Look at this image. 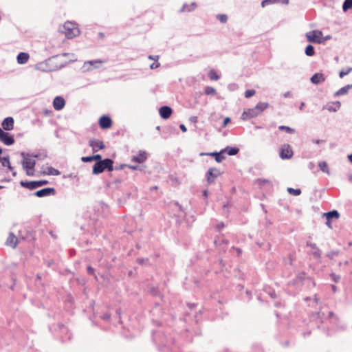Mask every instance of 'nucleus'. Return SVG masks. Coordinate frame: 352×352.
Returning a JSON list of instances; mask_svg holds the SVG:
<instances>
[{
    "label": "nucleus",
    "instance_id": "f257e3e1",
    "mask_svg": "<svg viewBox=\"0 0 352 352\" xmlns=\"http://www.w3.org/2000/svg\"><path fill=\"white\" fill-rule=\"evenodd\" d=\"M105 170L111 172L114 170L113 160L110 158L100 159L93 166L92 173L94 175H99Z\"/></svg>",
    "mask_w": 352,
    "mask_h": 352
},
{
    "label": "nucleus",
    "instance_id": "f03ea898",
    "mask_svg": "<svg viewBox=\"0 0 352 352\" xmlns=\"http://www.w3.org/2000/svg\"><path fill=\"white\" fill-rule=\"evenodd\" d=\"M328 319L330 320L331 324L333 325V329H338V323H339V318L334 312L329 311L327 317L324 316V314L320 312V311L312 312L310 314V320H320L322 323L324 322V320Z\"/></svg>",
    "mask_w": 352,
    "mask_h": 352
},
{
    "label": "nucleus",
    "instance_id": "7ed1b4c3",
    "mask_svg": "<svg viewBox=\"0 0 352 352\" xmlns=\"http://www.w3.org/2000/svg\"><path fill=\"white\" fill-rule=\"evenodd\" d=\"M62 32L65 33L68 38H72L80 34V30L76 24L70 21L65 23Z\"/></svg>",
    "mask_w": 352,
    "mask_h": 352
},
{
    "label": "nucleus",
    "instance_id": "20e7f679",
    "mask_svg": "<svg viewBox=\"0 0 352 352\" xmlns=\"http://www.w3.org/2000/svg\"><path fill=\"white\" fill-rule=\"evenodd\" d=\"M152 335L153 342L159 345L166 346L167 344L173 343V339L172 338H168L166 335L161 331H153Z\"/></svg>",
    "mask_w": 352,
    "mask_h": 352
},
{
    "label": "nucleus",
    "instance_id": "39448f33",
    "mask_svg": "<svg viewBox=\"0 0 352 352\" xmlns=\"http://www.w3.org/2000/svg\"><path fill=\"white\" fill-rule=\"evenodd\" d=\"M49 181L46 179L36 180V181H21L20 185L30 190H35L43 186L47 185Z\"/></svg>",
    "mask_w": 352,
    "mask_h": 352
},
{
    "label": "nucleus",
    "instance_id": "423d86ee",
    "mask_svg": "<svg viewBox=\"0 0 352 352\" xmlns=\"http://www.w3.org/2000/svg\"><path fill=\"white\" fill-rule=\"evenodd\" d=\"M307 41L309 43L321 44L324 43L322 32L320 30H311L305 34Z\"/></svg>",
    "mask_w": 352,
    "mask_h": 352
},
{
    "label": "nucleus",
    "instance_id": "0eeeda50",
    "mask_svg": "<svg viewBox=\"0 0 352 352\" xmlns=\"http://www.w3.org/2000/svg\"><path fill=\"white\" fill-rule=\"evenodd\" d=\"M56 193V189L52 187L44 188L38 190L32 194L33 196L37 197H45L49 196H54Z\"/></svg>",
    "mask_w": 352,
    "mask_h": 352
},
{
    "label": "nucleus",
    "instance_id": "6e6552de",
    "mask_svg": "<svg viewBox=\"0 0 352 352\" xmlns=\"http://www.w3.org/2000/svg\"><path fill=\"white\" fill-rule=\"evenodd\" d=\"M293 151L288 144H285L280 149L279 156L282 160H289L293 156Z\"/></svg>",
    "mask_w": 352,
    "mask_h": 352
},
{
    "label": "nucleus",
    "instance_id": "1a4fd4ad",
    "mask_svg": "<svg viewBox=\"0 0 352 352\" xmlns=\"http://www.w3.org/2000/svg\"><path fill=\"white\" fill-rule=\"evenodd\" d=\"M220 175L221 172L218 168L214 167L210 168L206 173L207 182L210 184L214 183L216 178Z\"/></svg>",
    "mask_w": 352,
    "mask_h": 352
},
{
    "label": "nucleus",
    "instance_id": "9d476101",
    "mask_svg": "<svg viewBox=\"0 0 352 352\" xmlns=\"http://www.w3.org/2000/svg\"><path fill=\"white\" fill-rule=\"evenodd\" d=\"M21 155L23 157L21 162L23 168L24 169H32V170H34L36 165V161L30 159V157L27 156V153L25 152H21Z\"/></svg>",
    "mask_w": 352,
    "mask_h": 352
},
{
    "label": "nucleus",
    "instance_id": "9b49d317",
    "mask_svg": "<svg viewBox=\"0 0 352 352\" xmlns=\"http://www.w3.org/2000/svg\"><path fill=\"white\" fill-rule=\"evenodd\" d=\"M112 120L107 115H102L98 120V124L102 129H109L112 126Z\"/></svg>",
    "mask_w": 352,
    "mask_h": 352
},
{
    "label": "nucleus",
    "instance_id": "f8f14e48",
    "mask_svg": "<svg viewBox=\"0 0 352 352\" xmlns=\"http://www.w3.org/2000/svg\"><path fill=\"white\" fill-rule=\"evenodd\" d=\"M89 145L92 148L94 153L98 152L99 150H102L105 147L102 141L94 138L89 140Z\"/></svg>",
    "mask_w": 352,
    "mask_h": 352
},
{
    "label": "nucleus",
    "instance_id": "ddd939ff",
    "mask_svg": "<svg viewBox=\"0 0 352 352\" xmlns=\"http://www.w3.org/2000/svg\"><path fill=\"white\" fill-rule=\"evenodd\" d=\"M258 116V113L256 111L255 108L253 107V108H250V109L245 110L243 112L241 118L243 120H247L255 118Z\"/></svg>",
    "mask_w": 352,
    "mask_h": 352
},
{
    "label": "nucleus",
    "instance_id": "4468645a",
    "mask_svg": "<svg viewBox=\"0 0 352 352\" xmlns=\"http://www.w3.org/2000/svg\"><path fill=\"white\" fill-rule=\"evenodd\" d=\"M148 157V155L146 151H139L138 153L136 155H134L132 157L131 161L136 162V163H143L144 162Z\"/></svg>",
    "mask_w": 352,
    "mask_h": 352
},
{
    "label": "nucleus",
    "instance_id": "2eb2a0df",
    "mask_svg": "<svg viewBox=\"0 0 352 352\" xmlns=\"http://www.w3.org/2000/svg\"><path fill=\"white\" fill-rule=\"evenodd\" d=\"M223 154V153L222 151L221 150L219 152L214 151V152H211V153H201L199 154V155L200 156L208 155V156L214 157L215 161L217 163H220L225 158V157Z\"/></svg>",
    "mask_w": 352,
    "mask_h": 352
},
{
    "label": "nucleus",
    "instance_id": "dca6fc26",
    "mask_svg": "<svg viewBox=\"0 0 352 352\" xmlns=\"http://www.w3.org/2000/svg\"><path fill=\"white\" fill-rule=\"evenodd\" d=\"M65 105V100L62 96H56L53 100V107L55 110L60 111Z\"/></svg>",
    "mask_w": 352,
    "mask_h": 352
},
{
    "label": "nucleus",
    "instance_id": "f3484780",
    "mask_svg": "<svg viewBox=\"0 0 352 352\" xmlns=\"http://www.w3.org/2000/svg\"><path fill=\"white\" fill-rule=\"evenodd\" d=\"M172 109L169 106H162L159 109V113L162 118L168 119L171 116Z\"/></svg>",
    "mask_w": 352,
    "mask_h": 352
},
{
    "label": "nucleus",
    "instance_id": "a211bd4d",
    "mask_svg": "<svg viewBox=\"0 0 352 352\" xmlns=\"http://www.w3.org/2000/svg\"><path fill=\"white\" fill-rule=\"evenodd\" d=\"M0 141L6 146H10L14 143V136L8 132H5L0 138Z\"/></svg>",
    "mask_w": 352,
    "mask_h": 352
},
{
    "label": "nucleus",
    "instance_id": "6ab92c4d",
    "mask_svg": "<svg viewBox=\"0 0 352 352\" xmlns=\"http://www.w3.org/2000/svg\"><path fill=\"white\" fill-rule=\"evenodd\" d=\"M341 107V103L339 101L333 102L324 105L322 109H327L330 112H336L338 111Z\"/></svg>",
    "mask_w": 352,
    "mask_h": 352
},
{
    "label": "nucleus",
    "instance_id": "aec40b11",
    "mask_svg": "<svg viewBox=\"0 0 352 352\" xmlns=\"http://www.w3.org/2000/svg\"><path fill=\"white\" fill-rule=\"evenodd\" d=\"M14 121L13 118L7 117L3 120L1 125L4 130L10 131L14 127Z\"/></svg>",
    "mask_w": 352,
    "mask_h": 352
},
{
    "label": "nucleus",
    "instance_id": "412c9836",
    "mask_svg": "<svg viewBox=\"0 0 352 352\" xmlns=\"http://www.w3.org/2000/svg\"><path fill=\"white\" fill-rule=\"evenodd\" d=\"M306 246L307 247H310V248H311L312 249L314 250V251L312 252V255H313L314 258H315L316 259H318V258H320L321 254H322V252L318 248V246H317V245L316 243H311L309 241H307Z\"/></svg>",
    "mask_w": 352,
    "mask_h": 352
},
{
    "label": "nucleus",
    "instance_id": "4be33fe9",
    "mask_svg": "<svg viewBox=\"0 0 352 352\" xmlns=\"http://www.w3.org/2000/svg\"><path fill=\"white\" fill-rule=\"evenodd\" d=\"M325 80V78L322 73H316L310 78V81L314 85H318L323 82Z\"/></svg>",
    "mask_w": 352,
    "mask_h": 352
},
{
    "label": "nucleus",
    "instance_id": "5701e85b",
    "mask_svg": "<svg viewBox=\"0 0 352 352\" xmlns=\"http://www.w3.org/2000/svg\"><path fill=\"white\" fill-rule=\"evenodd\" d=\"M30 58V55L26 52H20L16 56L17 63L20 65H23L26 63Z\"/></svg>",
    "mask_w": 352,
    "mask_h": 352
},
{
    "label": "nucleus",
    "instance_id": "b1692460",
    "mask_svg": "<svg viewBox=\"0 0 352 352\" xmlns=\"http://www.w3.org/2000/svg\"><path fill=\"white\" fill-rule=\"evenodd\" d=\"M223 153H226L228 155L233 156L236 155L239 152V148L236 146H228L224 148L221 149Z\"/></svg>",
    "mask_w": 352,
    "mask_h": 352
},
{
    "label": "nucleus",
    "instance_id": "393cba45",
    "mask_svg": "<svg viewBox=\"0 0 352 352\" xmlns=\"http://www.w3.org/2000/svg\"><path fill=\"white\" fill-rule=\"evenodd\" d=\"M197 7V3L195 2H192L190 5L188 3H184L181 9L179 10V12H192Z\"/></svg>",
    "mask_w": 352,
    "mask_h": 352
},
{
    "label": "nucleus",
    "instance_id": "a878e982",
    "mask_svg": "<svg viewBox=\"0 0 352 352\" xmlns=\"http://www.w3.org/2000/svg\"><path fill=\"white\" fill-rule=\"evenodd\" d=\"M17 241H18V239L15 236V235L12 232H10L9 234L8 237L7 238L6 243V245L14 248H16V246L17 245Z\"/></svg>",
    "mask_w": 352,
    "mask_h": 352
},
{
    "label": "nucleus",
    "instance_id": "bb28decb",
    "mask_svg": "<svg viewBox=\"0 0 352 352\" xmlns=\"http://www.w3.org/2000/svg\"><path fill=\"white\" fill-rule=\"evenodd\" d=\"M323 215L326 217V220L331 221L333 219H338L340 217V213L336 210H333L327 212H324Z\"/></svg>",
    "mask_w": 352,
    "mask_h": 352
},
{
    "label": "nucleus",
    "instance_id": "cd10ccee",
    "mask_svg": "<svg viewBox=\"0 0 352 352\" xmlns=\"http://www.w3.org/2000/svg\"><path fill=\"white\" fill-rule=\"evenodd\" d=\"M352 89V85L351 84L346 85V86L340 88L337 91H336L333 94L334 97H338L342 95L346 94L349 91Z\"/></svg>",
    "mask_w": 352,
    "mask_h": 352
},
{
    "label": "nucleus",
    "instance_id": "c85d7f7f",
    "mask_svg": "<svg viewBox=\"0 0 352 352\" xmlns=\"http://www.w3.org/2000/svg\"><path fill=\"white\" fill-rule=\"evenodd\" d=\"M281 3L282 4L287 5L289 0H263L261 2V6L263 8L274 3Z\"/></svg>",
    "mask_w": 352,
    "mask_h": 352
},
{
    "label": "nucleus",
    "instance_id": "c756f323",
    "mask_svg": "<svg viewBox=\"0 0 352 352\" xmlns=\"http://www.w3.org/2000/svg\"><path fill=\"white\" fill-rule=\"evenodd\" d=\"M270 106L268 102H259L254 107L256 111L259 116L263 111H264Z\"/></svg>",
    "mask_w": 352,
    "mask_h": 352
},
{
    "label": "nucleus",
    "instance_id": "7c9ffc66",
    "mask_svg": "<svg viewBox=\"0 0 352 352\" xmlns=\"http://www.w3.org/2000/svg\"><path fill=\"white\" fill-rule=\"evenodd\" d=\"M101 157L102 156L100 154H96L90 156H85L81 157V161L86 163L91 162L94 160L98 162V160H100Z\"/></svg>",
    "mask_w": 352,
    "mask_h": 352
},
{
    "label": "nucleus",
    "instance_id": "2f4dec72",
    "mask_svg": "<svg viewBox=\"0 0 352 352\" xmlns=\"http://www.w3.org/2000/svg\"><path fill=\"white\" fill-rule=\"evenodd\" d=\"M42 174L44 175H54L57 176L60 174V171L52 166H49L47 168L46 170L42 172Z\"/></svg>",
    "mask_w": 352,
    "mask_h": 352
},
{
    "label": "nucleus",
    "instance_id": "473e14b6",
    "mask_svg": "<svg viewBox=\"0 0 352 352\" xmlns=\"http://www.w3.org/2000/svg\"><path fill=\"white\" fill-rule=\"evenodd\" d=\"M105 61L104 60H89V61H87L84 63V67L87 65H91L94 67V68L95 69H97V68H99L100 65L103 63H104Z\"/></svg>",
    "mask_w": 352,
    "mask_h": 352
},
{
    "label": "nucleus",
    "instance_id": "72a5a7b5",
    "mask_svg": "<svg viewBox=\"0 0 352 352\" xmlns=\"http://www.w3.org/2000/svg\"><path fill=\"white\" fill-rule=\"evenodd\" d=\"M318 166L321 171L328 175L330 174V171L328 167V164L325 161H322L318 163Z\"/></svg>",
    "mask_w": 352,
    "mask_h": 352
},
{
    "label": "nucleus",
    "instance_id": "f704fd0d",
    "mask_svg": "<svg viewBox=\"0 0 352 352\" xmlns=\"http://www.w3.org/2000/svg\"><path fill=\"white\" fill-rule=\"evenodd\" d=\"M305 53L307 56H313L315 54L314 47L311 44L307 45L305 47Z\"/></svg>",
    "mask_w": 352,
    "mask_h": 352
},
{
    "label": "nucleus",
    "instance_id": "c9c22d12",
    "mask_svg": "<svg viewBox=\"0 0 352 352\" xmlns=\"http://www.w3.org/2000/svg\"><path fill=\"white\" fill-rule=\"evenodd\" d=\"M352 8V0H344L342 4V10L346 12Z\"/></svg>",
    "mask_w": 352,
    "mask_h": 352
},
{
    "label": "nucleus",
    "instance_id": "e433bc0d",
    "mask_svg": "<svg viewBox=\"0 0 352 352\" xmlns=\"http://www.w3.org/2000/svg\"><path fill=\"white\" fill-rule=\"evenodd\" d=\"M280 131H284L289 134H293L295 133V129L287 126L280 125L278 126Z\"/></svg>",
    "mask_w": 352,
    "mask_h": 352
},
{
    "label": "nucleus",
    "instance_id": "4c0bfd02",
    "mask_svg": "<svg viewBox=\"0 0 352 352\" xmlns=\"http://www.w3.org/2000/svg\"><path fill=\"white\" fill-rule=\"evenodd\" d=\"M287 192L292 195L298 196L301 194V190L300 188H287Z\"/></svg>",
    "mask_w": 352,
    "mask_h": 352
},
{
    "label": "nucleus",
    "instance_id": "58836bf2",
    "mask_svg": "<svg viewBox=\"0 0 352 352\" xmlns=\"http://www.w3.org/2000/svg\"><path fill=\"white\" fill-rule=\"evenodd\" d=\"M351 72H352V67H347L345 70L342 69L339 72V76L340 78H342L345 76L348 75Z\"/></svg>",
    "mask_w": 352,
    "mask_h": 352
},
{
    "label": "nucleus",
    "instance_id": "ea45409f",
    "mask_svg": "<svg viewBox=\"0 0 352 352\" xmlns=\"http://www.w3.org/2000/svg\"><path fill=\"white\" fill-rule=\"evenodd\" d=\"M217 19L222 23H226L228 21V16L225 14H219Z\"/></svg>",
    "mask_w": 352,
    "mask_h": 352
},
{
    "label": "nucleus",
    "instance_id": "a19ab883",
    "mask_svg": "<svg viewBox=\"0 0 352 352\" xmlns=\"http://www.w3.org/2000/svg\"><path fill=\"white\" fill-rule=\"evenodd\" d=\"M208 77L211 80H217L219 78V75L214 70H210L208 73Z\"/></svg>",
    "mask_w": 352,
    "mask_h": 352
},
{
    "label": "nucleus",
    "instance_id": "79ce46f5",
    "mask_svg": "<svg viewBox=\"0 0 352 352\" xmlns=\"http://www.w3.org/2000/svg\"><path fill=\"white\" fill-rule=\"evenodd\" d=\"M215 92H216L215 89L212 87L208 86V87H205L204 93L206 95H212V94H215Z\"/></svg>",
    "mask_w": 352,
    "mask_h": 352
},
{
    "label": "nucleus",
    "instance_id": "37998d69",
    "mask_svg": "<svg viewBox=\"0 0 352 352\" xmlns=\"http://www.w3.org/2000/svg\"><path fill=\"white\" fill-rule=\"evenodd\" d=\"M1 165L3 167H6V166H8L9 164L10 163V157L8 155L3 157L1 158Z\"/></svg>",
    "mask_w": 352,
    "mask_h": 352
},
{
    "label": "nucleus",
    "instance_id": "c03bdc74",
    "mask_svg": "<svg viewBox=\"0 0 352 352\" xmlns=\"http://www.w3.org/2000/svg\"><path fill=\"white\" fill-rule=\"evenodd\" d=\"M256 91L254 89H247L244 93V96L249 98L255 94Z\"/></svg>",
    "mask_w": 352,
    "mask_h": 352
},
{
    "label": "nucleus",
    "instance_id": "a18cd8bd",
    "mask_svg": "<svg viewBox=\"0 0 352 352\" xmlns=\"http://www.w3.org/2000/svg\"><path fill=\"white\" fill-rule=\"evenodd\" d=\"M87 272L89 275H94L95 278L97 279V276L95 275V269L91 265L87 267Z\"/></svg>",
    "mask_w": 352,
    "mask_h": 352
},
{
    "label": "nucleus",
    "instance_id": "49530a36",
    "mask_svg": "<svg viewBox=\"0 0 352 352\" xmlns=\"http://www.w3.org/2000/svg\"><path fill=\"white\" fill-rule=\"evenodd\" d=\"M149 292L151 293V295H153L154 296H157L160 295V292H159L158 289L156 287L150 288Z\"/></svg>",
    "mask_w": 352,
    "mask_h": 352
},
{
    "label": "nucleus",
    "instance_id": "de8ad7c7",
    "mask_svg": "<svg viewBox=\"0 0 352 352\" xmlns=\"http://www.w3.org/2000/svg\"><path fill=\"white\" fill-rule=\"evenodd\" d=\"M137 262L138 263V264H140L141 265H146L147 263H148V258H138L137 259Z\"/></svg>",
    "mask_w": 352,
    "mask_h": 352
},
{
    "label": "nucleus",
    "instance_id": "09e8293b",
    "mask_svg": "<svg viewBox=\"0 0 352 352\" xmlns=\"http://www.w3.org/2000/svg\"><path fill=\"white\" fill-rule=\"evenodd\" d=\"M339 254L338 251H331L327 254V256L330 258L333 259V257Z\"/></svg>",
    "mask_w": 352,
    "mask_h": 352
},
{
    "label": "nucleus",
    "instance_id": "8fccbe9b",
    "mask_svg": "<svg viewBox=\"0 0 352 352\" xmlns=\"http://www.w3.org/2000/svg\"><path fill=\"white\" fill-rule=\"evenodd\" d=\"M296 279L300 282H303L305 279V273L301 272L296 276Z\"/></svg>",
    "mask_w": 352,
    "mask_h": 352
},
{
    "label": "nucleus",
    "instance_id": "3c124183",
    "mask_svg": "<svg viewBox=\"0 0 352 352\" xmlns=\"http://www.w3.org/2000/svg\"><path fill=\"white\" fill-rule=\"evenodd\" d=\"M257 182L261 186H263L265 184H270V182L269 180L265 179H257Z\"/></svg>",
    "mask_w": 352,
    "mask_h": 352
},
{
    "label": "nucleus",
    "instance_id": "603ef678",
    "mask_svg": "<svg viewBox=\"0 0 352 352\" xmlns=\"http://www.w3.org/2000/svg\"><path fill=\"white\" fill-rule=\"evenodd\" d=\"M131 195V192H128V193H126V197H124V201H122V198H120V199H118V203H119V204H124V203L126 201V199H128V198H129V197H130Z\"/></svg>",
    "mask_w": 352,
    "mask_h": 352
},
{
    "label": "nucleus",
    "instance_id": "864d4df0",
    "mask_svg": "<svg viewBox=\"0 0 352 352\" xmlns=\"http://www.w3.org/2000/svg\"><path fill=\"white\" fill-rule=\"evenodd\" d=\"M101 318L104 320H109L111 318V314L109 313H105L102 316Z\"/></svg>",
    "mask_w": 352,
    "mask_h": 352
},
{
    "label": "nucleus",
    "instance_id": "5fc2aeb1",
    "mask_svg": "<svg viewBox=\"0 0 352 352\" xmlns=\"http://www.w3.org/2000/svg\"><path fill=\"white\" fill-rule=\"evenodd\" d=\"M268 294L271 296V298H276V294L274 290H270L269 292H267Z\"/></svg>",
    "mask_w": 352,
    "mask_h": 352
},
{
    "label": "nucleus",
    "instance_id": "6e6d98bb",
    "mask_svg": "<svg viewBox=\"0 0 352 352\" xmlns=\"http://www.w3.org/2000/svg\"><path fill=\"white\" fill-rule=\"evenodd\" d=\"M127 166V164H120L119 166H116L114 167V170H122L123 169L124 167H126Z\"/></svg>",
    "mask_w": 352,
    "mask_h": 352
},
{
    "label": "nucleus",
    "instance_id": "4d7b16f0",
    "mask_svg": "<svg viewBox=\"0 0 352 352\" xmlns=\"http://www.w3.org/2000/svg\"><path fill=\"white\" fill-rule=\"evenodd\" d=\"M230 121L231 120L229 117L225 118L222 126L225 127Z\"/></svg>",
    "mask_w": 352,
    "mask_h": 352
},
{
    "label": "nucleus",
    "instance_id": "13d9d810",
    "mask_svg": "<svg viewBox=\"0 0 352 352\" xmlns=\"http://www.w3.org/2000/svg\"><path fill=\"white\" fill-rule=\"evenodd\" d=\"M160 65V64L159 63H153L151 65H150V68L151 69H156L157 67H159Z\"/></svg>",
    "mask_w": 352,
    "mask_h": 352
},
{
    "label": "nucleus",
    "instance_id": "bf43d9fd",
    "mask_svg": "<svg viewBox=\"0 0 352 352\" xmlns=\"http://www.w3.org/2000/svg\"><path fill=\"white\" fill-rule=\"evenodd\" d=\"M189 121L192 123H196L198 121V118L197 116H190L189 118Z\"/></svg>",
    "mask_w": 352,
    "mask_h": 352
},
{
    "label": "nucleus",
    "instance_id": "052dcab7",
    "mask_svg": "<svg viewBox=\"0 0 352 352\" xmlns=\"http://www.w3.org/2000/svg\"><path fill=\"white\" fill-rule=\"evenodd\" d=\"M127 167L132 170H140V166L138 165H127Z\"/></svg>",
    "mask_w": 352,
    "mask_h": 352
},
{
    "label": "nucleus",
    "instance_id": "680f3d73",
    "mask_svg": "<svg viewBox=\"0 0 352 352\" xmlns=\"http://www.w3.org/2000/svg\"><path fill=\"white\" fill-rule=\"evenodd\" d=\"M40 155H41L40 154L27 153V156L34 157V158H39Z\"/></svg>",
    "mask_w": 352,
    "mask_h": 352
},
{
    "label": "nucleus",
    "instance_id": "e2e57ef3",
    "mask_svg": "<svg viewBox=\"0 0 352 352\" xmlns=\"http://www.w3.org/2000/svg\"><path fill=\"white\" fill-rule=\"evenodd\" d=\"M331 276L332 277L333 280L335 281V282H338V280L340 279V276H337L336 274H331Z\"/></svg>",
    "mask_w": 352,
    "mask_h": 352
},
{
    "label": "nucleus",
    "instance_id": "0e129e2a",
    "mask_svg": "<svg viewBox=\"0 0 352 352\" xmlns=\"http://www.w3.org/2000/svg\"><path fill=\"white\" fill-rule=\"evenodd\" d=\"M58 327L62 332L67 331V329L63 324H59Z\"/></svg>",
    "mask_w": 352,
    "mask_h": 352
},
{
    "label": "nucleus",
    "instance_id": "69168bd1",
    "mask_svg": "<svg viewBox=\"0 0 352 352\" xmlns=\"http://www.w3.org/2000/svg\"><path fill=\"white\" fill-rule=\"evenodd\" d=\"M225 226L224 223L223 222L217 224V229L218 231H220L222 228H223Z\"/></svg>",
    "mask_w": 352,
    "mask_h": 352
},
{
    "label": "nucleus",
    "instance_id": "338daca9",
    "mask_svg": "<svg viewBox=\"0 0 352 352\" xmlns=\"http://www.w3.org/2000/svg\"><path fill=\"white\" fill-rule=\"evenodd\" d=\"M179 128H180V129L182 130V132H186L187 131V128H186V126L184 124H181L179 125Z\"/></svg>",
    "mask_w": 352,
    "mask_h": 352
},
{
    "label": "nucleus",
    "instance_id": "774afa93",
    "mask_svg": "<svg viewBox=\"0 0 352 352\" xmlns=\"http://www.w3.org/2000/svg\"><path fill=\"white\" fill-rule=\"evenodd\" d=\"M308 168L310 170H313L315 168V164L314 162H310L308 164Z\"/></svg>",
    "mask_w": 352,
    "mask_h": 352
}]
</instances>
